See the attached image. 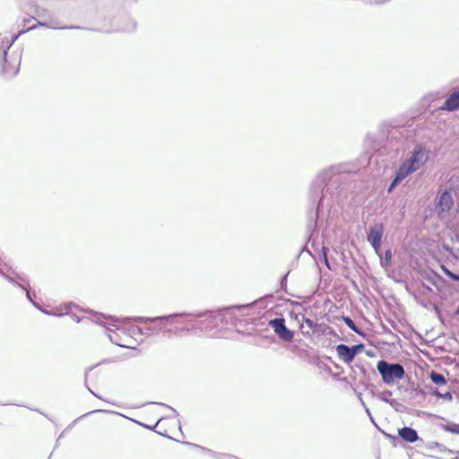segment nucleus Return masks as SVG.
Returning a JSON list of instances; mask_svg holds the SVG:
<instances>
[{"label": "nucleus", "instance_id": "f257e3e1", "mask_svg": "<svg viewBox=\"0 0 459 459\" xmlns=\"http://www.w3.org/2000/svg\"><path fill=\"white\" fill-rule=\"evenodd\" d=\"M429 148L423 143H416L408 152L407 157L402 161L396 170L395 176L388 187V193H391L408 176L423 167L429 160Z\"/></svg>", "mask_w": 459, "mask_h": 459}, {"label": "nucleus", "instance_id": "f03ea898", "mask_svg": "<svg viewBox=\"0 0 459 459\" xmlns=\"http://www.w3.org/2000/svg\"><path fill=\"white\" fill-rule=\"evenodd\" d=\"M337 167H331L327 169L323 170L316 178L315 184L316 186V191L321 187L322 196L318 201L317 210L323 205L324 200L327 197L328 195L333 196V192L332 190V186L339 184V179L334 178L336 171H338Z\"/></svg>", "mask_w": 459, "mask_h": 459}, {"label": "nucleus", "instance_id": "7ed1b4c3", "mask_svg": "<svg viewBox=\"0 0 459 459\" xmlns=\"http://www.w3.org/2000/svg\"><path fill=\"white\" fill-rule=\"evenodd\" d=\"M377 369L385 384L391 385L396 380L403 379L405 375L404 368L400 363H391L381 359L377 364Z\"/></svg>", "mask_w": 459, "mask_h": 459}, {"label": "nucleus", "instance_id": "20e7f679", "mask_svg": "<svg viewBox=\"0 0 459 459\" xmlns=\"http://www.w3.org/2000/svg\"><path fill=\"white\" fill-rule=\"evenodd\" d=\"M383 234L384 227L382 224L375 223L369 227L368 232V241L371 244L376 252H377L380 248Z\"/></svg>", "mask_w": 459, "mask_h": 459}, {"label": "nucleus", "instance_id": "39448f33", "mask_svg": "<svg viewBox=\"0 0 459 459\" xmlns=\"http://www.w3.org/2000/svg\"><path fill=\"white\" fill-rule=\"evenodd\" d=\"M186 316L201 317V316H204V313L193 314V313L184 312V313H175V314H170L168 316H156V317L136 316V317L132 318V320H134L135 322H139V323H148V322H157V321L162 322V321L169 320L170 318H174L177 316ZM125 320H131V318L128 317V318H126Z\"/></svg>", "mask_w": 459, "mask_h": 459}, {"label": "nucleus", "instance_id": "423d86ee", "mask_svg": "<svg viewBox=\"0 0 459 459\" xmlns=\"http://www.w3.org/2000/svg\"><path fill=\"white\" fill-rule=\"evenodd\" d=\"M453 204L454 201L452 195L447 191H445L439 197L437 209L439 212H445L450 210Z\"/></svg>", "mask_w": 459, "mask_h": 459}, {"label": "nucleus", "instance_id": "0eeeda50", "mask_svg": "<svg viewBox=\"0 0 459 459\" xmlns=\"http://www.w3.org/2000/svg\"><path fill=\"white\" fill-rule=\"evenodd\" d=\"M336 352H337V355L339 356L340 359H342L346 364H350L354 359L352 353H351V349L348 345H345V344L337 345Z\"/></svg>", "mask_w": 459, "mask_h": 459}, {"label": "nucleus", "instance_id": "6e6552de", "mask_svg": "<svg viewBox=\"0 0 459 459\" xmlns=\"http://www.w3.org/2000/svg\"><path fill=\"white\" fill-rule=\"evenodd\" d=\"M441 109L447 111H455L459 109V90L453 92L449 98L445 101Z\"/></svg>", "mask_w": 459, "mask_h": 459}, {"label": "nucleus", "instance_id": "1a4fd4ad", "mask_svg": "<svg viewBox=\"0 0 459 459\" xmlns=\"http://www.w3.org/2000/svg\"><path fill=\"white\" fill-rule=\"evenodd\" d=\"M402 439L409 443H414L419 439L417 431L410 427H403L398 430Z\"/></svg>", "mask_w": 459, "mask_h": 459}, {"label": "nucleus", "instance_id": "9d476101", "mask_svg": "<svg viewBox=\"0 0 459 459\" xmlns=\"http://www.w3.org/2000/svg\"><path fill=\"white\" fill-rule=\"evenodd\" d=\"M30 13L34 15L33 17L44 18L48 14V11L45 7L39 5V4H31L30 5Z\"/></svg>", "mask_w": 459, "mask_h": 459}, {"label": "nucleus", "instance_id": "9b49d317", "mask_svg": "<svg viewBox=\"0 0 459 459\" xmlns=\"http://www.w3.org/2000/svg\"><path fill=\"white\" fill-rule=\"evenodd\" d=\"M270 326L273 329L275 334H277L281 329L285 326V319L283 317H276L274 319L270 320Z\"/></svg>", "mask_w": 459, "mask_h": 459}, {"label": "nucleus", "instance_id": "f8f14e48", "mask_svg": "<svg viewBox=\"0 0 459 459\" xmlns=\"http://www.w3.org/2000/svg\"><path fill=\"white\" fill-rule=\"evenodd\" d=\"M277 335L281 340L284 342H290L293 339L294 333L285 325L281 329Z\"/></svg>", "mask_w": 459, "mask_h": 459}, {"label": "nucleus", "instance_id": "ddd939ff", "mask_svg": "<svg viewBox=\"0 0 459 459\" xmlns=\"http://www.w3.org/2000/svg\"><path fill=\"white\" fill-rule=\"evenodd\" d=\"M429 378L431 381L438 385H444L446 384V379L445 376L441 373H438L437 371H432L429 375Z\"/></svg>", "mask_w": 459, "mask_h": 459}, {"label": "nucleus", "instance_id": "4468645a", "mask_svg": "<svg viewBox=\"0 0 459 459\" xmlns=\"http://www.w3.org/2000/svg\"><path fill=\"white\" fill-rule=\"evenodd\" d=\"M91 314H92V317L89 318L91 321H92L95 324L100 325H105L104 320L107 318V316H105L104 314L96 313V312L91 313Z\"/></svg>", "mask_w": 459, "mask_h": 459}, {"label": "nucleus", "instance_id": "2eb2a0df", "mask_svg": "<svg viewBox=\"0 0 459 459\" xmlns=\"http://www.w3.org/2000/svg\"><path fill=\"white\" fill-rule=\"evenodd\" d=\"M342 320L346 324V325L352 330L353 332L362 335L363 333L360 332V330L357 327L353 320L349 316H342Z\"/></svg>", "mask_w": 459, "mask_h": 459}, {"label": "nucleus", "instance_id": "dca6fc26", "mask_svg": "<svg viewBox=\"0 0 459 459\" xmlns=\"http://www.w3.org/2000/svg\"><path fill=\"white\" fill-rule=\"evenodd\" d=\"M38 26H46V27H48V28H51V29H74V27L71 26V27H58L56 23L54 22H38V24L36 25H32L31 27H30L28 29L29 30H32V29H35L36 27Z\"/></svg>", "mask_w": 459, "mask_h": 459}, {"label": "nucleus", "instance_id": "f3484780", "mask_svg": "<svg viewBox=\"0 0 459 459\" xmlns=\"http://www.w3.org/2000/svg\"><path fill=\"white\" fill-rule=\"evenodd\" d=\"M443 429L446 432L459 435V424H457V423L451 422V423L443 425Z\"/></svg>", "mask_w": 459, "mask_h": 459}, {"label": "nucleus", "instance_id": "a211bd4d", "mask_svg": "<svg viewBox=\"0 0 459 459\" xmlns=\"http://www.w3.org/2000/svg\"><path fill=\"white\" fill-rule=\"evenodd\" d=\"M350 348L351 349L353 358H355L357 354L360 353L364 350L365 346L364 344H357L350 346Z\"/></svg>", "mask_w": 459, "mask_h": 459}, {"label": "nucleus", "instance_id": "6ab92c4d", "mask_svg": "<svg viewBox=\"0 0 459 459\" xmlns=\"http://www.w3.org/2000/svg\"><path fill=\"white\" fill-rule=\"evenodd\" d=\"M435 395L437 397H441L444 400L451 401L453 399L452 394L450 392H446L445 394H441L438 391L435 392Z\"/></svg>", "mask_w": 459, "mask_h": 459}, {"label": "nucleus", "instance_id": "aec40b11", "mask_svg": "<svg viewBox=\"0 0 459 459\" xmlns=\"http://www.w3.org/2000/svg\"><path fill=\"white\" fill-rule=\"evenodd\" d=\"M213 456L216 459H239V458H237L236 456H233L231 455H227V454H216V453H213Z\"/></svg>", "mask_w": 459, "mask_h": 459}, {"label": "nucleus", "instance_id": "412c9836", "mask_svg": "<svg viewBox=\"0 0 459 459\" xmlns=\"http://www.w3.org/2000/svg\"><path fill=\"white\" fill-rule=\"evenodd\" d=\"M149 403L150 404H159L160 406H164V407L169 409L171 411V412H172V416L171 417H176V416L178 415V411L174 408H172V407H170V406H169V405H167L165 403H153V402H150Z\"/></svg>", "mask_w": 459, "mask_h": 459}, {"label": "nucleus", "instance_id": "4be33fe9", "mask_svg": "<svg viewBox=\"0 0 459 459\" xmlns=\"http://www.w3.org/2000/svg\"><path fill=\"white\" fill-rule=\"evenodd\" d=\"M13 279H15L13 277ZM14 284H17L19 287H21L22 290H26V296L28 298V299H30V301H32V298H31V294L30 292L28 290L27 287L22 283H19V282H16V280H14Z\"/></svg>", "mask_w": 459, "mask_h": 459}, {"label": "nucleus", "instance_id": "5701e85b", "mask_svg": "<svg viewBox=\"0 0 459 459\" xmlns=\"http://www.w3.org/2000/svg\"><path fill=\"white\" fill-rule=\"evenodd\" d=\"M305 324L307 326H308L310 329H314L317 325L316 322H314L312 319L310 318H306L305 319Z\"/></svg>", "mask_w": 459, "mask_h": 459}, {"label": "nucleus", "instance_id": "b1692460", "mask_svg": "<svg viewBox=\"0 0 459 459\" xmlns=\"http://www.w3.org/2000/svg\"><path fill=\"white\" fill-rule=\"evenodd\" d=\"M0 273L9 281V282H14L13 276L5 274L3 272L0 271Z\"/></svg>", "mask_w": 459, "mask_h": 459}, {"label": "nucleus", "instance_id": "393cba45", "mask_svg": "<svg viewBox=\"0 0 459 459\" xmlns=\"http://www.w3.org/2000/svg\"><path fill=\"white\" fill-rule=\"evenodd\" d=\"M135 29V22H130V25L126 28H124L123 30H126V31H130V30H134Z\"/></svg>", "mask_w": 459, "mask_h": 459}, {"label": "nucleus", "instance_id": "a878e982", "mask_svg": "<svg viewBox=\"0 0 459 459\" xmlns=\"http://www.w3.org/2000/svg\"><path fill=\"white\" fill-rule=\"evenodd\" d=\"M449 278L453 281H459V275L455 273H449Z\"/></svg>", "mask_w": 459, "mask_h": 459}, {"label": "nucleus", "instance_id": "bb28decb", "mask_svg": "<svg viewBox=\"0 0 459 459\" xmlns=\"http://www.w3.org/2000/svg\"><path fill=\"white\" fill-rule=\"evenodd\" d=\"M6 56H7V50H4V63L6 64ZM3 72L5 73L6 72V66L5 65H4L3 66Z\"/></svg>", "mask_w": 459, "mask_h": 459}, {"label": "nucleus", "instance_id": "cd10ccee", "mask_svg": "<svg viewBox=\"0 0 459 459\" xmlns=\"http://www.w3.org/2000/svg\"><path fill=\"white\" fill-rule=\"evenodd\" d=\"M385 255V259H390L392 256V253L390 250H386Z\"/></svg>", "mask_w": 459, "mask_h": 459}, {"label": "nucleus", "instance_id": "c85d7f7f", "mask_svg": "<svg viewBox=\"0 0 459 459\" xmlns=\"http://www.w3.org/2000/svg\"><path fill=\"white\" fill-rule=\"evenodd\" d=\"M442 269H443L444 273L449 277V273H452V272L445 266H442Z\"/></svg>", "mask_w": 459, "mask_h": 459}, {"label": "nucleus", "instance_id": "c756f323", "mask_svg": "<svg viewBox=\"0 0 459 459\" xmlns=\"http://www.w3.org/2000/svg\"><path fill=\"white\" fill-rule=\"evenodd\" d=\"M426 279H427L429 282H431L432 284L436 285L435 281H434V279H432V277H431V276H427V277H426Z\"/></svg>", "mask_w": 459, "mask_h": 459}, {"label": "nucleus", "instance_id": "7c9ffc66", "mask_svg": "<svg viewBox=\"0 0 459 459\" xmlns=\"http://www.w3.org/2000/svg\"><path fill=\"white\" fill-rule=\"evenodd\" d=\"M15 278H16V279H18V280H20V281H22V282L24 281V278H23L22 276L19 275V274H16V273H15Z\"/></svg>", "mask_w": 459, "mask_h": 459}, {"label": "nucleus", "instance_id": "2f4dec72", "mask_svg": "<svg viewBox=\"0 0 459 459\" xmlns=\"http://www.w3.org/2000/svg\"><path fill=\"white\" fill-rule=\"evenodd\" d=\"M109 338H110V341H111L112 342H114V343H116V344H117V345H119V346H124L123 344H120V343L117 342L113 339V337H112L111 335H109Z\"/></svg>", "mask_w": 459, "mask_h": 459}, {"label": "nucleus", "instance_id": "473e14b6", "mask_svg": "<svg viewBox=\"0 0 459 459\" xmlns=\"http://www.w3.org/2000/svg\"><path fill=\"white\" fill-rule=\"evenodd\" d=\"M250 307V305H241V306H238L237 308L238 309H241V308H244V307Z\"/></svg>", "mask_w": 459, "mask_h": 459}, {"label": "nucleus", "instance_id": "72a5a7b5", "mask_svg": "<svg viewBox=\"0 0 459 459\" xmlns=\"http://www.w3.org/2000/svg\"><path fill=\"white\" fill-rule=\"evenodd\" d=\"M100 411H101L100 410H94L92 411L88 412L87 414H84L83 416L91 414V413L100 412Z\"/></svg>", "mask_w": 459, "mask_h": 459}, {"label": "nucleus", "instance_id": "f704fd0d", "mask_svg": "<svg viewBox=\"0 0 459 459\" xmlns=\"http://www.w3.org/2000/svg\"><path fill=\"white\" fill-rule=\"evenodd\" d=\"M138 424L143 426L144 428H148V429H152V427L148 426V425H144V424H142L140 422H137Z\"/></svg>", "mask_w": 459, "mask_h": 459}, {"label": "nucleus", "instance_id": "c9c22d12", "mask_svg": "<svg viewBox=\"0 0 459 459\" xmlns=\"http://www.w3.org/2000/svg\"><path fill=\"white\" fill-rule=\"evenodd\" d=\"M286 278H287V275H285V276L282 278V280H281V285H282L283 283H285V281H286Z\"/></svg>", "mask_w": 459, "mask_h": 459}, {"label": "nucleus", "instance_id": "e433bc0d", "mask_svg": "<svg viewBox=\"0 0 459 459\" xmlns=\"http://www.w3.org/2000/svg\"><path fill=\"white\" fill-rule=\"evenodd\" d=\"M74 318H75V320H76L78 323H79V322H81V321L83 319V318H80V317H78V316H75Z\"/></svg>", "mask_w": 459, "mask_h": 459}, {"label": "nucleus", "instance_id": "4c0bfd02", "mask_svg": "<svg viewBox=\"0 0 459 459\" xmlns=\"http://www.w3.org/2000/svg\"><path fill=\"white\" fill-rule=\"evenodd\" d=\"M88 390L91 393V394H93L94 396L96 397H99L93 391H91L89 387H88Z\"/></svg>", "mask_w": 459, "mask_h": 459}, {"label": "nucleus", "instance_id": "58836bf2", "mask_svg": "<svg viewBox=\"0 0 459 459\" xmlns=\"http://www.w3.org/2000/svg\"><path fill=\"white\" fill-rule=\"evenodd\" d=\"M72 306H74V305H73V304H69V305H67V306H66V309H67V310H68V309H70Z\"/></svg>", "mask_w": 459, "mask_h": 459}, {"label": "nucleus", "instance_id": "ea45409f", "mask_svg": "<svg viewBox=\"0 0 459 459\" xmlns=\"http://www.w3.org/2000/svg\"><path fill=\"white\" fill-rule=\"evenodd\" d=\"M455 313V315L459 316V307L456 308Z\"/></svg>", "mask_w": 459, "mask_h": 459}, {"label": "nucleus", "instance_id": "a19ab883", "mask_svg": "<svg viewBox=\"0 0 459 459\" xmlns=\"http://www.w3.org/2000/svg\"><path fill=\"white\" fill-rule=\"evenodd\" d=\"M325 264L327 265L328 268H330L329 263L326 258H325Z\"/></svg>", "mask_w": 459, "mask_h": 459}, {"label": "nucleus", "instance_id": "79ce46f5", "mask_svg": "<svg viewBox=\"0 0 459 459\" xmlns=\"http://www.w3.org/2000/svg\"><path fill=\"white\" fill-rule=\"evenodd\" d=\"M12 44H13V42H10V43L8 44V46H7V49L11 48Z\"/></svg>", "mask_w": 459, "mask_h": 459}, {"label": "nucleus", "instance_id": "37998d69", "mask_svg": "<svg viewBox=\"0 0 459 459\" xmlns=\"http://www.w3.org/2000/svg\"><path fill=\"white\" fill-rule=\"evenodd\" d=\"M109 319H112L113 321H117V319H115L114 317L112 316H108Z\"/></svg>", "mask_w": 459, "mask_h": 459}, {"label": "nucleus", "instance_id": "c03bdc74", "mask_svg": "<svg viewBox=\"0 0 459 459\" xmlns=\"http://www.w3.org/2000/svg\"><path fill=\"white\" fill-rule=\"evenodd\" d=\"M16 39H17V37H14V38L13 39V41H12V42L15 41Z\"/></svg>", "mask_w": 459, "mask_h": 459}, {"label": "nucleus", "instance_id": "a18cd8bd", "mask_svg": "<svg viewBox=\"0 0 459 459\" xmlns=\"http://www.w3.org/2000/svg\"><path fill=\"white\" fill-rule=\"evenodd\" d=\"M16 39H17V37H14V38L13 39V41H12V42L15 41Z\"/></svg>", "mask_w": 459, "mask_h": 459}, {"label": "nucleus", "instance_id": "49530a36", "mask_svg": "<svg viewBox=\"0 0 459 459\" xmlns=\"http://www.w3.org/2000/svg\"><path fill=\"white\" fill-rule=\"evenodd\" d=\"M16 39H17V37H14V38L13 39V41H12V42L15 41Z\"/></svg>", "mask_w": 459, "mask_h": 459}]
</instances>
